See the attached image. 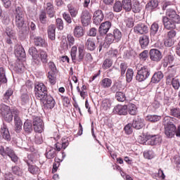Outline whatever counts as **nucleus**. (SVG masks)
<instances>
[{"instance_id":"11","label":"nucleus","mask_w":180,"mask_h":180,"mask_svg":"<svg viewBox=\"0 0 180 180\" xmlns=\"http://www.w3.org/2000/svg\"><path fill=\"white\" fill-rule=\"evenodd\" d=\"M148 26L146 23L139 22L134 27V33L136 34L146 35L148 33Z\"/></svg>"},{"instance_id":"40","label":"nucleus","mask_w":180,"mask_h":180,"mask_svg":"<svg viewBox=\"0 0 180 180\" xmlns=\"http://www.w3.org/2000/svg\"><path fill=\"white\" fill-rule=\"evenodd\" d=\"M8 79H6V74L5 68L0 67V84H6Z\"/></svg>"},{"instance_id":"10","label":"nucleus","mask_w":180,"mask_h":180,"mask_svg":"<svg viewBox=\"0 0 180 180\" xmlns=\"http://www.w3.org/2000/svg\"><path fill=\"white\" fill-rule=\"evenodd\" d=\"M39 101L43 103L45 109H53L56 106V101H54V98L51 95L46 94L44 100Z\"/></svg>"},{"instance_id":"35","label":"nucleus","mask_w":180,"mask_h":180,"mask_svg":"<svg viewBox=\"0 0 180 180\" xmlns=\"http://www.w3.org/2000/svg\"><path fill=\"white\" fill-rule=\"evenodd\" d=\"M161 115H148L146 117V120L148 122H150V123H157L158 122H160L161 120Z\"/></svg>"},{"instance_id":"8","label":"nucleus","mask_w":180,"mask_h":180,"mask_svg":"<svg viewBox=\"0 0 180 180\" xmlns=\"http://www.w3.org/2000/svg\"><path fill=\"white\" fill-rule=\"evenodd\" d=\"M161 138L158 135H146L142 141V143L145 146H157L161 143Z\"/></svg>"},{"instance_id":"60","label":"nucleus","mask_w":180,"mask_h":180,"mask_svg":"<svg viewBox=\"0 0 180 180\" xmlns=\"http://www.w3.org/2000/svg\"><path fill=\"white\" fill-rule=\"evenodd\" d=\"M12 172L14 175H17L18 176H22V172L19 166H14L12 167Z\"/></svg>"},{"instance_id":"20","label":"nucleus","mask_w":180,"mask_h":180,"mask_svg":"<svg viewBox=\"0 0 180 180\" xmlns=\"http://www.w3.org/2000/svg\"><path fill=\"white\" fill-rule=\"evenodd\" d=\"M162 78H164V74L162 73V72H155L150 79V84L153 85V84H158V82H161V79H162Z\"/></svg>"},{"instance_id":"48","label":"nucleus","mask_w":180,"mask_h":180,"mask_svg":"<svg viewBox=\"0 0 180 180\" xmlns=\"http://www.w3.org/2000/svg\"><path fill=\"white\" fill-rule=\"evenodd\" d=\"M110 106H112V103L109 98L103 100L102 108L104 110H109V109H110Z\"/></svg>"},{"instance_id":"57","label":"nucleus","mask_w":180,"mask_h":180,"mask_svg":"<svg viewBox=\"0 0 180 180\" xmlns=\"http://www.w3.org/2000/svg\"><path fill=\"white\" fill-rule=\"evenodd\" d=\"M124 22L127 27H129V29H131V27L134 26V19H133V17L126 18Z\"/></svg>"},{"instance_id":"18","label":"nucleus","mask_w":180,"mask_h":180,"mask_svg":"<svg viewBox=\"0 0 180 180\" xmlns=\"http://www.w3.org/2000/svg\"><path fill=\"white\" fill-rule=\"evenodd\" d=\"M112 27V22L110 21H105L104 22H102L98 28V32L100 34L103 36V34H106L108 32H109V30Z\"/></svg>"},{"instance_id":"54","label":"nucleus","mask_w":180,"mask_h":180,"mask_svg":"<svg viewBox=\"0 0 180 180\" xmlns=\"http://www.w3.org/2000/svg\"><path fill=\"white\" fill-rule=\"evenodd\" d=\"M127 70V64L126 62H121L120 65V71L121 74V77H124L126 74V71Z\"/></svg>"},{"instance_id":"5","label":"nucleus","mask_w":180,"mask_h":180,"mask_svg":"<svg viewBox=\"0 0 180 180\" xmlns=\"http://www.w3.org/2000/svg\"><path fill=\"white\" fill-rule=\"evenodd\" d=\"M35 98L38 101L44 100V97L48 94L47 87L43 83H37L34 85Z\"/></svg>"},{"instance_id":"25","label":"nucleus","mask_w":180,"mask_h":180,"mask_svg":"<svg viewBox=\"0 0 180 180\" xmlns=\"http://www.w3.org/2000/svg\"><path fill=\"white\" fill-rule=\"evenodd\" d=\"M139 41L141 49H147V46L150 44V37L146 34L142 35L139 37Z\"/></svg>"},{"instance_id":"52","label":"nucleus","mask_w":180,"mask_h":180,"mask_svg":"<svg viewBox=\"0 0 180 180\" xmlns=\"http://www.w3.org/2000/svg\"><path fill=\"white\" fill-rule=\"evenodd\" d=\"M148 56H150L148 50H144L139 54V60L141 61H146L148 59Z\"/></svg>"},{"instance_id":"44","label":"nucleus","mask_w":180,"mask_h":180,"mask_svg":"<svg viewBox=\"0 0 180 180\" xmlns=\"http://www.w3.org/2000/svg\"><path fill=\"white\" fill-rule=\"evenodd\" d=\"M57 72H49L47 74V77L49 79V81L51 85H56V73Z\"/></svg>"},{"instance_id":"59","label":"nucleus","mask_w":180,"mask_h":180,"mask_svg":"<svg viewBox=\"0 0 180 180\" xmlns=\"http://www.w3.org/2000/svg\"><path fill=\"white\" fill-rule=\"evenodd\" d=\"M28 171L30 174H32V175H36L37 172H39V167L36 165H28Z\"/></svg>"},{"instance_id":"41","label":"nucleus","mask_w":180,"mask_h":180,"mask_svg":"<svg viewBox=\"0 0 180 180\" xmlns=\"http://www.w3.org/2000/svg\"><path fill=\"white\" fill-rule=\"evenodd\" d=\"M134 75V71L131 68H128L126 72V81L128 84H130L133 81V77Z\"/></svg>"},{"instance_id":"14","label":"nucleus","mask_w":180,"mask_h":180,"mask_svg":"<svg viewBox=\"0 0 180 180\" xmlns=\"http://www.w3.org/2000/svg\"><path fill=\"white\" fill-rule=\"evenodd\" d=\"M160 30V25L158 22H153L150 28V36L151 40L153 41H157L158 40V37H157V33H158V30Z\"/></svg>"},{"instance_id":"3","label":"nucleus","mask_w":180,"mask_h":180,"mask_svg":"<svg viewBox=\"0 0 180 180\" xmlns=\"http://www.w3.org/2000/svg\"><path fill=\"white\" fill-rule=\"evenodd\" d=\"M77 51L78 54L77 56ZM70 56L74 63H77L82 62L84 60V57H85V46L80 45L78 47V49L76 46H72L70 51Z\"/></svg>"},{"instance_id":"33","label":"nucleus","mask_w":180,"mask_h":180,"mask_svg":"<svg viewBox=\"0 0 180 180\" xmlns=\"http://www.w3.org/2000/svg\"><path fill=\"white\" fill-rule=\"evenodd\" d=\"M127 107V113L131 116H136L137 115V106L133 103L128 104Z\"/></svg>"},{"instance_id":"6","label":"nucleus","mask_w":180,"mask_h":180,"mask_svg":"<svg viewBox=\"0 0 180 180\" xmlns=\"http://www.w3.org/2000/svg\"><path fill=\"white\" fill-rule=\"evenodd\" d=\"M165 134L168 139H172L175 134L176 137H180V125L178 126L177 129L174 124L165 127Z\"/></svg>"},{"instance_id":"29","label":"nucleus","mask_w":180,"mask_h":180,"mask_svg":"<svg viewBox=\"0 0 180 180\" xmlns=\"http://www.w3.org/2000/svg\"><path fill=\"white\" fill-rule=\"evenodd\" d=\"M133 0H122L121 4L122 5V9L125 12H131V5H133Z\"/></svg>"},{"instance_id":"4","label":"nucleus","mask_w":180,"mask_h":180,"mask_svg":"<svg viewBox=\"0 0 180 180\" xmlns=\"http://www.w3.org/2000/svg\"><path fill=\"white\" fill-rule=\"evenodd\" d=\"M0 155L3 156L4 158H8L9 157L13 162L15 164L18 163L19 158L15 153V150L12 147L7 146L4 148L2 146H0Z\"/></svg>"},{"instance_id":"38","label":"nucleus","mask_w":180,"mask_h":180,"mask_svg":"<svg viewBox=\"0 0 180 180\" xmlns=\"http://www.w3.org/2000/svg\"><path fill=\"white\" fill-rule=\"evenodd\" d=\"M11 113L12 115H14L15 124L22 123V120L19 116V115H20V112L18 109H13Z\"/></svg>"},{"instance_id":"22","label":"nucleus","mask_w":180,"mask_h":180,"mask_svg":"<svg viewBox=\"0 0 180 180\" xmlns=\"http://www.w3.org/2000/svg\"><path fill=\"white\" fill-rule=\"evenodd\" d=\"M73 34L75 37L79 39L81 37H84L85 34V28L81 25H77L73 30Z\"/></svg>"},{"instance_id":"24","label":"nucleus","mask_w":180,"mask_h":180,"mask_svg":"<svg viewBox=\"0 0 180 180\" xmlns=\"http://www.w3.org/2000/svg\"><path fill=\"white\" fill-rule=\"evenodd\" d=\"M166 17L168 19H172L173 20H179L180 21V16L179 15L176 14V11H175L172 8H169L166 11Z\"/></svg>"},{"instance_id":"64","label":"nucleus","mask_w":180,"mask_h":180,"mask_svg":"<svg viewBox=\"0 0 180 180\" xmlns=\"http://www.w3.org/2000/svg\"><path fill=\"white\" fill-rule=\"evenodd\" d=\"M133 125L132 124H127L124 128V130L126 133V134H131V133H133Z\"/></svg>"},{"instance_id":"7","label":"nucleus","mask_w":180,"mask_h":180,"mask_svg":"<svg viewBox=\"0 0 180 180\" xmlns=\"http://www.w3.org/2000/svg\"><path fill=\"white\" fill-rule=\"evenodd\" d=\"M164 29L166 30H175L176 25H179L180 21L177 20L169 19L167 16H163L162 18Z\"/></svg>"},{"instance_id":"30","label":"nucleus","mask_w":180,"mask_h":180,"mask_svg":"<svg viewBox=\"0 0 180 180\" xmlns=\"http://www.w3.org/2000/svg\"><path fill=\"white\" fill-rule=\"evenodd\" d=\"M28 53L30 55L32 56L33 60H37V61H39V58H40V55L39 53V51H37V49H36V47L32 46L30 48Z\"/></svg>"},{"instance_id":"31","label":"nucleus","mask_w":180,"mask_h":180,"mask_svg":"<svg viewBox=\"0 0 180 180\" xmlns=\"http://www.w3.org/2000/svg\"><path fill=\"white\" fill-rule=\"evenodd\" d=\"M48 37L50 40H56V25H49L48 29Z\"/></svg>"},{"instance_id":"47","label":"nucleus","mask_w":180,"mask_h":180,"mask_svg":"<svg viewBox=\"0 0 180 180\" xmlns=\"http://www.w3.org/2000/svg\"><path fill=\"white\" fill-rule=\"evenodd\" d=\"M105 43L107 44H112V43H117L116 42V39H115V36L112 33L107 34L105 37Z\"/></svg>"},{"instance_id":"28","label":"nucleus","mask_w":180,"mask_h":180,"mask_svg":"<svg viewBox=\"0 0 180 180\" xmlns=\"http://www.w3.org/2000/svg\"><path fill=\"white\" fill-rule=\"evenodd\" d=\"M34 45L37 47H47V42L46 39L41 38V37H36L34 38Z\"/></svg>"},{"instance_id":"34","label":"nucleus","mask_w":180,"mask_h":180,"mask_svg":"<svg viewBox=\"0 0 180 180\" xmlns=\"http://www.w3.org/2000/svg\"><path fill=\"white\" fill-rule=\"evenodd\" d=\"M132 3L131 11H132L134 13H140L141 8H140V2L139 0H133Z\"/></svg>"},{"instance_id":"58","label":"nucleus","mask_w":180,"mask_h":180,"mask_svg":"<svg viewBox=\"0 0 180 180\" xmlns=\"http://www.w3.org/2000/svg\"><path fill=\"white\" fill-rule=\"evenodd\" d=\"M39 54L41 62L44 64H47V61H49V59L47 58V52L44 51H40Z\"/></svg>"},{"instance_id":"46","label":"nucleus","mask_w":180,"mask_h":180,"mask_svg":"<svg viewBox=\"0 0 180 180\" xmlns=\"http://www.w3.org/2000/svg\"><path fill=\"white\" fill-rule=\"evenodd\" d=\"M113 11L114 12H122L123 11V6L122 4V1H117L113 5Z\"/></svg>"},{"instance_id":"19","label":"nucleus","mask_w":180,"mask_h":180,"mask_svg":"<svg viewBox=\"0 0 180 180\" xmlns=\"http://www.w3.org/2000/svg\"><path fill=\"white\" fill-rule=\"evenodd\" d=\"M23 130L25 134L27 135L32 134V133H33V131L34 130V127H33V124L32 123L31 120H27L24 122Z\"/></svg>"},{"instance_id":"16","label":"nucleus","mask_w":180,"mask_h":180,"mask_svg":"<svg viewBox=\"0 0 180 180\" xmlns=\"http://www.w3.org/2000/svg\"><path fill=\"white\" fill-rule=\"evenodd\" d=\"M115 115H119L120 116H126L127 115V105H117L112 110Z\"/></svg>"},{"instance_id":"12","label":"nucleus","mask_w":180,"mask_h":180,"mask_svg":"<svg viewBox=\"0 0 180 180\" xmlns=\"http://www.w3.org/2000/svg\"><path fill=\"white\" fill-rule=\"evenodd\" d=\"M149 56L151 61L158 63L162 58V53L157 49H152L149 51Z\"/></svg>"},{"instance_id":"26","label":"nucleus","mask_w":180,"mask_h":180,"mask_svg":"<svg viewBox=\"0 0 180 180\" xmlns=\"http://www.w3.org/2000/svg\"><path fill=\"white\" fill-rule=\"evenodd\" d=\"M85 48L89 51H95L96 49V44H95V39H94V38H89L85 42Z\"/></svg>"},{"instance_id":"36","label":"nucleus","mask_w":180,"mask_h":180,"mask_svg":"<svg viewBox=\"0 0 180 180\" xmlns=\"http://www.w3.org/2000/svg\"><path fill=\"white\" fill-rule=\"evenodd\" d=\"M158 6V0H150L146 5V8L148 11H154Z\"/></svg>"},{"instance_id":"43","label":"nucleus","mask_w":180,"mask_h":180,"mask_svg":"<svg viewBox=\"0 0 180 180\" xmlns=\"http://www.w3.org/2000/svg\"><path fill=\"white\" fill-rule=\"evenodd\" d=\"M112 34L114 35V38L117 43H119V41L122 40V37L123 36V34H122V31H120V30L115 28L113 30Z\"/></svg>"},{"instance_id":"56","label":"nucleus","mask_w":180,"mask_h":180,"mask_svg":"<svg viewBox=\"0 0 180 180\" xmlns=\"http://www.w3.org/2000/svg\"><path fill=\"white\" fill-rule=\"evenodd\" d=\"M111 65H113V61L111 59L107 58L104 60L102 67L103 70H108V68H110Z\"/></svg>"},{"instance_id":"49","label":"nucleus","mask_w":180,"mask_h":180,"mask_svg":"<svg viewBox=\"0 0 180 180\" xmlns=\"http://www.w3.org/2000/svg\"><path fill=\"white\" fill-rule=\"evenodd\" d=\"M115 98L118 102H124L126 101V94L122 91H117L115 94Z\"/></svg>"},{"instance_id":"9","label":"nucleus","mask_w":180,"mask_h":180,"mask_svg":"<svg viewBox=\"0 0 180 180\" xmlns=\"http://www.w3.org/2000/svg\"><path fill=\"white\" fill-rule=\"evenodd\" d=\"M32 126L35 133H43L44 130V124L43 120L39 116L32 117Z\"/></svg>"},{"instance_id":"32","label":"nucleus","mask_w":180,"mask_h":180,"mask_svg":"<svg viewBox=\"0 0 180 180\" xmlns=\"http://www.w3.org/2000/svg\"><path fill=\"white\" fill-rule=\"evenodd\" d=\"M39 20L41 25H47V14L44 10H41L39 15Z\"/></svg>"},{"instance_id":"55","label":"nucleus","mask_w":180,"mask_h":180,"mask_svg":"<svg viewBox=\"0 0 180 180\" xmlns=\"http://www.w3.org/2000/svg\"><path fill=\"white\" fill-rule=\"evenodd\" d=\"M68 8L70 16H72V18H77V15H78V10H77V8L71 5H68Z\"/></svg>"},{"instance_id":"53","label":"nucleus","mask_w":180,"mask_h":180,"mask_svg":"<svg viewBox=\"0 0 180 180\" xmlns=\"http://www.w3.org/2000/svg\"><path fill=\"white\" fill-rule=\"evenodd\" d=\"M176 77H175V72H169L168 75L167 76L166 79V84L167 85H171V83L175 79Z\"/></svg>"},{"instance_id":"15","label":"nucleus","mask_w":180,"mask_h":180,"mask_svg":"<svg viewBox=\"0 0 180 180\" xmlns=\"http://www.w3.org/2000/svg\"><path fill=\"white\" fill-rule=\"evenodd\" d=\"M131 124L133 129H136V130H141V129L146 126L144 119L141 118L140 116L134 117Z\"/></svg>"},{"instance_id":"51","label":"nucleus","mask_w":180,"mask_h":180,"mask_svg":"<svg viewBox=\"0 0 180 180\" xmlns=\"http://www.w3.org/2000/svg\"><path fill=\"white\" fill-rule=\"evenodd\" d=\"M101 86L103 88H109L112 85V79L109 78H104L101 83Z\"/></svg>"},{"instance_id":"37","label":"nucleus","mask_w":180,"mask_h":180,"mask_svg":"<svg viewBox=\"0 0 180 180\" xmlns=\"http://www.w3.org/2000/svg\"><path fill=\"white\" fill-rule=\"evenodd\" d=\"M4 37H6V43L8 44H13V42L12 40L15 39V33H13V31H11V32H6L4 34Z\"/></svg>"},{"instance_id":"42","label":"nucleus","mask_w":180,"mask_h":180,"mask_svg":"<svg viewBox=\"0 0 180 180\" xmlns=\"http://www.w3.org/2000/svg\"><path fill=\"white\" fill-rule=\"evenodd\" d=\"M167 32H164V31L162 32V37H164V36H167V39H174V37L176 36V31L174 30H168Z\"/></svg>"},{"instance_id":"17","label":"nucleus","mask_w":180,"mask_h":180,"mask_svg":"<svg viewBox=\"0 0 180 180\" xmlns=\"http://www.w3.org/2000/svg\"><path fill=\"white\" fill-rule=\"evenodd\" d=\"M44 11L46 12V15H48V17L50 19L56 16V8H54V4H53L51 2L46 3V6Z\"/></svg>"},{"instance_id":"61","label":"nucleus","mask_w":180,"mask_h":180,"mask_svg":"<svg viewBox=\"0 0 180 180\" xmlns=\"http://www.w3.org/2000/svg\"><path fill=\"white\" fill-rule=\"evenodd\" d=\"M56 27L58 30H63L64 29V21L61 18H57L56 20Z\"/></svg>"},{"instance_id":"39","label":"nucleus","mask_w":180,"mask_h":180,"mask_svg":"<svg viewBox=\"0 0 180 180\" xmlns=\"http://www.w3.org/2000/svg\"><path fill=\"white\" fill-rule=\"evenodd\" d=\"M0 113L1 116H5L8 113H11V107L4 103L0 104Z\"/></svg>"},{"instance_id":"1","label":"nucleus","mask_w":180,"mask_h":180,"mask_svg":"<svg viewBox=\"0 0 180 180\" xmlns=\"http://www.w3.org/2000/svg\"><path fill=\"white\" fill-rule=\"evenodd\" d=\"M15 26L18 30L19 36L26 37L29 34V27L25 23V12L22 7H15Z\"/></svg>"},{"instance_id":"63","label":"nucleus","mask_w":180,"mask_h":180,"mask_svg":"<svg viewBox=\"0 0 180 180\" xmlns=\"http://www.w3.org/2000/svg\"><path fill=\"white\" fill-rule=\"evenodd\" d=\"M24 161L28 166L33 165V155H28L26 158H25Z\"/></svg>"},{"instance_id":"45","label":"nucleus","mask_w":180,"mask_h":180,"mask_svg":"<svg viewBox=\"0 0 180 180\" xmlns=\"http://www.w3.org/2000/svg\"><path fill=\"white\" fill-rule=\"evenodd\" d=\"M13 95V89H8L6 90L5 94L3 96V101L4 102H8L9 99H11V96Z\"/></svg>"},{"instance_id":"23","label":"nucleus","mask_w":180,"mask_h":180,"mask_svg":"<svg viewBox=\"0 0 180 180\" xmlns=\"http://www.w3.org/2000/svg\"><path fill=\"white\" fill-rule=\"evenodd\" d=\"M15 55L18 58H25L26 57V52L25 49L21 45H16L15 47Z\"/></svg>"},{"instance_id":"13","label":"nucleus","mask_w":180,"mask_h":180,"mask_svg":"<svg viewBox=\"0 0 180 180\" xmlns=\"http://www.w3.org/2000/svg\"><path fill=\"white\" fill-rule=\"evenodd\" d=\"M91 18L92 15H91V13H89V11H88V10L83 11L80 15L81 23L84 27L88 26L89 23H91Z\"/></svg>"},{"instance_id":"50","label":"nucleus","mask_w":180,"mask_h":180,"mask_svg":"<svg viewBox=\"0 0 180 180\" xmlns=\"http://www.w3.org/2000/svg\"><path fill=\"white\" fill-rule=\"evenodd\" d=\"M45 155L48 160H51L56 157V149L51 148L49 150H46Z\"/></svg>"},{"instance_id":"27","label":"nucleus","mask_w":180,"mask_h":180,"mask_svg":"<svg viewBox=\"0 0 180 180\" xmlns=\"http://www.w3.org/2000/svg\"><path fill=\"white\" fill-rule=\"evenodd\" d=\"M1 134L2 139L6 140V141H11V134H9V130L6 125L4 124L1 128Z\"/></svg>"},{"instance_id":"62","label":"nucleus","mask_w":180,"mask_h":180,"mask_svg":"<svg viewBox=\"0 0 180 180\" xmlns=\"http://www.w3.org/2000/svg\"><path fill=\"white\" fill-rule=\"evenodd\" d=\"M164 44L165 47H172V46H174V39L166 37L164 40Z\"/></svg>"},{"instance_id":"2","label":"nucleus","mask_w":180,"mask_h":180,"mask_svg":"<svg viewBox=\"0 0 180 180\" xmlns=\"http://www.w3.org/2000/svg\"><path fill=\"white\" fill-rule=\"evenodd\" d=\"M137 74L136 79L138 82H144L146 79L150 78L151 75V68L148 65H137L136 66Z\"/></svg>"},{"instance_id":"21","label":"nucleus","mask_w":180,"mask_h":180,"mask_svg":"<svg viewBox=\"0 0 180 180\" xmlns=\"http://www.w3.org/2000/svg\"><path fill=\"white\" fill-rule=\"evenodd\" d=\"M103 13L102 12L101 10H98L96 11L94 14V17H93V22L94 23V25H99V23H101V22H102V20H103Z\"/></svg>"}]
</instances>
